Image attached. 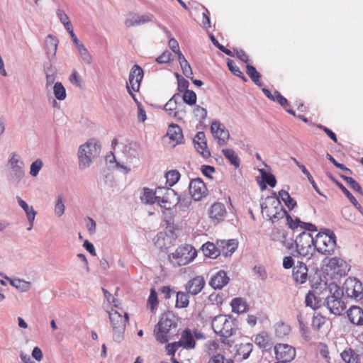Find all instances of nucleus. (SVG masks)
<instances>
[{
	"mask_svg": "<svg viewBox=\"0 0 363 363\" xmlns=\"http://www.w3.org/2000/svg\"><path fill=\"white\" fill-rule=\"evenodd\" d=\"M325 323V318L321 315L313 316L312 326L314 329L318 330Z\"/></svg>",
	"mask_w": 363,
	"mask_h": 363,
	"instance_id": "e2e57ef3",
	"label": "nucleus"
},
{
	"mask_svg": "<svg viewBox=\"0 0 363 363\" xmlns=\"http://www.w3.org/2000/svg\"><path fill=\"white\" fill-rule=\"evenodd\" d=\"M11 286L21 292H26L31 288V283L20 279H10Z\"/></svg>",
	"mask_w": 363,
	"mask_h": 363,
	"instance_id": "e433bc0d",
	"label": "nucleus"
},
{
	"mask_svg": "<svg viewBox=\"0 0 363 363\" xmlns=\"http://www.w3.org/2000/svg\"><path fill=\"white\" fill-rule=\"evenodd\" d=\"M326 157L328 159V160H330L337 168H339L342 170H343L346 173H348V174H352V171L346 167L344 164H340L339 162H337L335 159L334 157L330 155L329 153H327L326 155Z\"/></svg>",
	"mask_w": 363,
	"mask_h": 363,
	"instance_id": "bf43d9fd",
	"label": "nucleus"
},
{
	"mask_svg": "<svg viewBox=\"0 0 363 363\" xmlns=\"http://www.w3.org/2000/svg\"><path fill=\"white\" fill-rule=\"evenodd\" d=\"M232 311L237 313H243L247 309L245 302L241 298H235L230 303Z\"/></svg>",
	"mask_w": 363,
	"mask_h": 363,
	"instance_id": "4c0bfd02",
	"label": "nucleus"
},
{
	"mask_svg": "<svg viewBox=\"0 0 363 363\" xmlns=\"http://www.w3.org/2000/svg\"><path fill=\"white\" fill-rule=\"evenodd\" d=\"M255 343L260 348L267 349L270 346V338L267 333L262 332L255 336Z\"/></svg>",
	"mask_w": 363,
	"mask_h": 363,
	"instance_id": "7c9ffc66",
	"label": "nucleus"
},
{
	"mask_svg": "<svg viewBox=\"0 0 363 363\" xmlns=\"http://www.w3.org/2000/svg\"><path fill=\"white\" fill-rule=\"evenodd\" d=\"M178 318L172 312L164 313L154 328V335L157 342L164 344L178 335Z\"/></svg>",
	"mask_w": 363,
	"mask_h": 363,
	"instance_id": "f257e3e1",
	"label": "nucleus"
},
{
	"mask_svg": "<svg viewBox=\"0 0 363 363\" xmlns=\"http://www.w3.org/2000/svg\"><path fill=\"white\" fill-rule=\"evenodd\" d=\"M227 65L232 73L236 76L240 77L244 81H247L243 73L240 71V68L236 65L233 60L228 59L227 61Z\"/></svg>",
	"mask_w": 363,
	"mask_h": 363,
	"instance_id": "3c124183",
	"label": "nucleus"
},
{
	"mask_svg": "<svg viewBox=\"0 0 363 363\" xmlns=\"http://www.w3.org/2000/svg\"><path fill=\"white\" fill-rule=\"evenodd\" d=\"M315 250L324 255H333L336 247V236L333 231L325 229L319 232L315 239Z\"/></svg>",
	"mask_w": 363,
	"mask_h": 363,
	"instance_id": "7ed1b4c3",
	"label": "nucleus"
},
{
	"mask_svg": "<svg viewBox=\"0 0 363 363\" xmlns=\"http://www.w3.org/2000/svg\"><path fill=\"white\" fill-rule=\"evenodd\" d=\"M286 220H287V223H288L289 227L291 229H295L298 227L301 228V225H302L301 223H303V222L301 221V220L299 218H296L295 220H293V218L289 215H287Z\"/></svg>",
	"mask_w": 363,
	"mask_h": 363,
	"instance_id": "69168bd1",
	"label": "nucleus"
},
{
	"mask_svg": "<svg viewBox=\"0 0 363 363\" xmlns=\"http://www.w3.org/2000/svg\"><path fill=\"white\" fill-rule=\"evenodd\" d=\"M191 203V199L187 196H182L178 195L176 197L175 206H178L179 210L186 211Z\"/></svg>",
	"mask_w": 363,
	"mask_h": 363,
	"instance_id": "ea45409f",
	"label": "nucleus"
},
{
	"mask_svg": "<svg viewBox=\"0 0 363 363\" xmlns=\"http://www.w3.org/2000/svg\"><path fill=\"white\" fill-rule=\"evenodd\" d=\"M180 340L182 342L183 347L186 349H193L195 347L196 342L189 330L183 331Z\"/></svg>",
	"mask_w": 363,
	"mask_h": 363,
	"instance_id": "2f4dec72",
	"label": "nucleus"
},
{
	"mask_svg": "<svg viewBox=\"0 0 363 363\" xmlns=\"http://www.w3.org/2000/svg\"><path fill=\"white\" fill-rule=\"evenodd\" d=\"M143 74V70L139 65H133L130 71L129 82L126 84V86H131L134 91H138Z\"/></svg>",
	"mask_w": 363,
	"mask_h": 363,
	"instance_id": "4468645a",
	"label": "nucleus"
},
{
	"mask_svg": "<svg viewBox=\"0 0 363 363\" xmlns=\"http://www.w3.org/2000/svg\"><path fill=\"white\" fill-rule=\"evenodd\" d=\"M166 183L169 186H172L174 185L180 178V173L177 170H171L166 173Z\"/></svg>",
	"mask_w": 363,
	"mask_h": 363,
	"instance_id": "49530a36",
	"label": "nucleus"
},
{
	"mask_svg": "<svg viewBox=\"0 0 363 363\" xmlns=\"http://www.w3.org/2000/svg\"><path fill=\"white\" fill-rule=\"evenodd\" d=\"M100 152L101 145L96 139H90L81 145L77 151L79 169L84 170L89 168Z\"/></svg>",
	"mask_w": 363,
	"mask_h": 363,
	"instance_id": "f03ea898",
	"label": "nucleus"
},
{
	"mask_svg": "<svg viewBox=\"0 0 363 363\" xmlns=\"http://www.w3.org/2000/svg\"><path fill=\"white\" fill-rule=\"evenodd\" d=\"M292 276L297 284H303L308 278V268L306 264L303 262H298L297 265L293 268Z\"/></svg>",
	"mask_w": 363,
	"mask_h": 363,
	"instance_id": "5701e85b",
	"label": "nucleus"
},
{
	"mask_svg": "<svg viewBox=\"0 0 363 363\" xmlns=\"http://www.w3.org/2000/svg\"><path fill=\"white\" fill-rule=\"evenodd\" d=\"M205 284L206 281L202 276H196L186 284L185 289L188 294L195 296L202 291Z\"/></svg>",
	"mask_w": 363,
	"mask_h": 363,
	"instance_id": "a211bd4d",
	"label": "nucleus"
},
{
	"mask_svg": "<svg viewBox=\"0 0 363 363\" xmlns=\"http://www.w3.org/2000/svg\"><path fill=\"white\" fill-rule=\"evenodd\" d=\"M180 99L181 96L179 94H174L164 106V110L169 116H172L178 119H181L185 113V111H176L177 104L179 103Z\"/></svg>",
	"mask_w": 363,
	"mask_h": 363,
	"instance_id": "dca6fc26",
	"label": "nucleus"
},
{
	"mask_svg": "<svg viewBox=\"0 0 363 363\" xmlns=\"http://www.w3.org/2000/svg\"><path fill=\"white\" fill-rule=\"evenodd\" d=\"M65 210V199L62 195H58L55 204V213L58 216H62Z\"/></svg>",
	"mask_w": 363,
	"mask_h": 363,
	"instance_id": "a18cd8bd",
	"label": "nucleus"
},
{
	"mask_svg": "<svg viewBox=\"0 0 363 363\" xmlns=\"http://www.w3.org/2000/svg\"><path fill=\"white\" fill-rule=\"evenodd\" d=\"M253 350V345L250 342L241 343L237 349V355L241 357V359L249 357Z\"/></svg>",
	"mask_w": 363,
	"mask_h": 363,
	"instance_id": "72a5a7b5",
	"label": "nucleus"
},
{
	"mask_svg": "<svg viewBox=\"0 0 363 363\" xmlns=\"http://www.w3.org/2000/svg\"><path fill=\"white\" fill-rule=\"evenodd\" d=\"M154 16L152 14L138 15L136 13H132L125 21V25L126 27H133L141 26L153 20Z\"/></svg>",
	"mask_w": 363,
	"mask_h": 363,
	"instance_id": "aec40b11",
	"label": "nucleus"
},
{
	"mask_svg": "<svg viewBox=\"0 0 363 363\" xmlns=\"http://www.w3.org/2000/svg\"><path fill=\"white\" fill-rule=\"evenodd\" d=\"M235 332L233 323L231 320H228L224 326L222 328V331L219 332L218 335L221 337V340L225 343V340L232 336Z\"/></svg>",
	"mask_w": 363,
	"mask_h": 363,
	"instance_id": "f704fd0d",
	"label": "nucleus"
},
{
	"mask_svg": "<svg viewBox=\"0 0 363 363\" xmlns=\"http://www.w3.org/2000/svg\"><path fill=\"white\" fill-rule=\"evenodd\" d=\"M165 192L166 193L159 205L165 209H170L172 206H175L176 197L178 196V194L174 190L170 188H167V191Z\"/></svg>",
	"mask_w": 363,
	"mask_h": 363,
	"instance_id": "bb28decb",
	"label": "nucleus"
},
{
	"mask_svg": "<svg viewBox=\"0 0 363 363\" xmlns=\"http://www.w3.org/2000/svg\"><path fill=\"white\" fill-rule=\"evenodd\" d=\"M217 245L220 248V254L225 256H230L238 248V242L235 239L228 240H219Z\"/></svg>",
	"mask_w": 363,
	"mask_h": 363,
	"instance_id": "b1692460",
	"label": "nucleus"
},
{
	"mask_svg": "<svg viewBox=\"0 0 363 363\" xmlns=\"http://www.w3.org/2000/svg\"><path fill=\"white\" fill-rule=\"evenodd\" d=\"M147 301L150 309L154 311L158 305L157 294L155 289H151Z\"/></svg>",
	"mask_w": 363,
	"mask_h": 363,
	"instance_id": "4d7b16f0",
	"label": "nucleus"
},
{
	"mask_svg": "<svg viewBox=\"0 0 363 363\" xmlns=\"http://www.w3.org/2000/svg\"><path fill=\"white\" fill-rule=\"evenodd\" d=\"M329 177L332 181H333L336 185L342 190V191L345 194L350 202H354L355 201V197L347 190V189L340 182L337 181L333 176L330 175Z\"/></svg>",
	"mask_w": 363,
	"mask_h": 363,
	"instance_id": "5fc2aeb1",
	"label": "nucleus"
},
{
	"mask_svg": "<svg viewBox=\"0 0 363 363\" xmlns=\"http://www.w3.org/2000/svg\"><path fill=\"white\" fill-rule=\"evenodd\" d=\"M194 114L195 117L201 122L202 121L205 120L207 117V111L206 108L200 106H196L194 109Z\"/></svg>",
	"mask_w": 363,
	"mask_h": 363,
	"instance_id": "6e6d98bb",
	"label": "nucleus"
},
{
	"mask_svg": "<svg viewBox=\"0 0 363 363\" xmlns=\"http://www.w3.org/2000/svg\"><path fill=\"white\" fill-rule=\"evenodd\" d=\"M189 296L187 294L179 291L177 293L176 307L177 308H186L189 303Z\"/></svg>",
	"mask_w": 363,
	"mask_h": 363,
	"instance_id": "37998d69",
	"label": "nucleus"
},
{
	"mask_svg": "<svg viewBox=\"0 0 363 363\" xmlns=\"http://www.w3.org/2000/svg\"><path fill=\"white\" fill-rule=\"evenodd\" d=\"M287 215L289 214L281 204V210H278L276 212H274V216L272 218L271 221L273 223L277 222L279 219L283 218L284 216L287 218Z\"/></svg>",
	"mask_w": 363,
	"mask_h": 363,
	"instance_id": "0e129e2a",
	"label": "nucleus"
},
{
	"mask_svg": "<svg viewBox=\"0 0 363 363\" xmlns=\"http://www.w3.org/2000/svg\"><path fill=\"white\" fill-rule=\"evenodd\" d=\"M53 92L55 98L62 101L66 98V90L61 82H56L53 86Z\"/></svg>",
	"mask_w": 363,
	"mask_h": 363,
	"instance_id": "c03bdc74",
	"label": "nucleus"
},
{
	"mask_svg": "<svg viewBox=\"0 0 363 363\" xmlns=\"http://www.w3.org/2000/svg\"><path fill=\"white\" fill-rule=\"evenodd\" d=\"M172 60V53L166 50L156 59V61L160 64L169 63Z\"/></svg>",
	"mask_w": 363,
	"mask_h": 363,
	"instance_id": "052dcab7",
	"label": "nucleus"
},
{
	"mask_svg": "<svg viewBox=\"0 0 363 363\" xmlns=\"http://www.w3.org/2000/svg\"><path fill=\"white\" fill-rule=\"evenodd\" d=\"M340 357L345 363H361L360 355L351 347H347L340 353Z\"/></svg>",
	"mask_w": 363,
	"mask_h": 363,
	"instance_id": "a878e982",
	"label": "nucleus"
},
{
	"mask_svg": "<svg viewBox=\"0 0 363 363\" xmlns=\"http://www.w3.org/2000/svg\"><path fill=\"white\" fill-rule=\"evenodd\" d=\"M16 200L18 201V205L23 209L26 214L27 219L30 223V226L28 228V230H30L33 222L37 214V212L33 209L32 206H30L25 201H23L20 196H16Z\"/></svg>",
	"mask_w": 363,
	"mask_h": 363,
	"instance_id": "cd10ccee",
	"label": "nucleus"
},
{
	"mask_svg": "<svg viewBox=\"0 0 363 363\" xmlns=\"http://www.w3.org/2000/svg\"><path fill=\"white\" fill-rule=\"evenodd\" d=\"M254 272L262 280H265L267 277V272L264 267L262 266H255L254 267Z\"/></svg>",
	"mask_w": 363,
	"mask_h": 363,
	"instance_id": "774afa93",
	"label": "nucleus"
},
{
	"mask_svg": "<svg viewBox=\"0 0 363 363\" xmlns=\"http://www.w3.org/2000/svg\"><path fill=\"white\" fill-rule=\"evenodd\" d=\"M211 130L213 137L218 140V143L220 145H223L227 143L230 137L229 132L219 121H213Z\"/></svg>",
	"mask_w": 363,
	"mask_h": 363,
	"instance_id": "ddd939ff",
	"label": "nucleus"
},
{
	"mask_svg": "<svg viewBox=\"0 0 363 363\" xmlns=\"http://www.w3.org/2000/svg\"><path fill=\"white\" fill-rule=\"evenodd\" d=\"M208 363H233L231 359H225L224 356L220 354L211 357Z\"/></svg>",
	"mask_w": 363,
	"mask_h": 363,
	"instance_id": "13d9d810",
	"label": "nucleus"
},
{
	"mask_svg": "<svg viewBox=\"0 0 363 363\" xmlns=\"http://www.w3.org/2000/svg\"><path fill=\"white\" fill-rule=\"evenodd\" d=\"M329 267L340 275H345L348 270V266L342 259L333 257L328 263Z\"/></svg>",
	"mask_w": 363,
	"mask_h": 363,
	"instance_id": "c85d7f7f",
	"label": "nucleus"
},
{
	"mask_svg": "<svg viewBox=\"0 0 363 363\" xmlns=\"http://www.w3.org/2000/svg\"><path fill=\"white\" fill-rule=\"evenodd\" d=\"M328 289L330 296H328L325 300V306L330 312L335 315H340L346 308L345 303L342 301L340 288L335 284H330Z\"/></svg>",
	"mask_w": 363,
	"mask_h": 363,
	"instance_id": "20e7f679",
	"label": "nucleus"
},
{
	"mask_svg": "<svg viewBox=\"0 0 363 363\" xmlns=\"http://www.w3.org/2000/svg\"><path fill=\"white\" fill-rule=\"evenodd\" d=\"M189 189L194 201H201L208 193L205 183L200 178L192 179L189 183Z\"/></svg>",
	"mask_w": 363,
	"mask_h": 363,
	"instance_id": "9b49d317",
	"label": "nucleus"
},
{
	"mask_svg": "<svg viewBox=\"0 0 363 363\" xmlns=\"http://www.w3.org/2000/svg\"><path fill=\"white\" fill-rule=\"evenodd\" d=\"M155 193L149 188H144L143 195L141 196V201L146 204H153L157 202Z\"/></svg>",
	"mask_w": 363,
	"mask_h": 363,
	"instance_id": "a19ab883",
	"label": "nucleus"
},
{
	"mask_svg": "<svg viewBox=\"0 0 363 363\" xmlns=\"http://www.w3.org/2000/svg\"><path fill=\"white\" fill-rule=\"evenodd\" d=\"M305 303L306 306L311 307L312 309H315L318 308L319 306V301H318L314 294L312 292H309L306 295Z\"/></svg>",
	"mask_w": 363,
	"mask_h": 363,
	"instance_id": "8fccbe9b",
	"label": "nucleus"
},
{
	"mask_svg": "<svg viewBox=\"0 0 363 363\" xmlns=\"http://www.w3.org/2000/svg\"><path fill=\"white\" fill-rule=\"evenodd\" d=\"M77 48L79 55L82 58V62L86 65H91L93 61L92 56L91 55L88 50L85 48L84 44L79 45Z\"/></svg>",
	"mask_w": 363,
	"mask_h": 363,
	"instance_id": "79ce46f5",
	"label": "nucleus"
},
{
	"mask_svg": "<svg viewBox=\"0 0 363 363\" xmlns=\"http://www.w3.org/2000/svg\"><path fill=\"white\" fill-rule=\"evenodd\" d=\"M222 152L225 157L230 162V164L238 168L240 164V160L235 152L232 149H223Z\"/></svg>",
	"mask_w": 363,
	"mask_h": 363,
	"instance_id": "473e14b6",
	"label": "nucleus"
},
{
	"mask_svg": "<svg viewBox=\"0 0 363 363\" xmlns=\"http://www.w3.org/2000/svg\"><path fill=\"white\" fill-rule=\"evenodd\" d=\"M296 253L308 259H311L315 252V239L309 232L301 233L295 240Z\"/></svg>",
	"mask_w": 363,
	"mask_h": 363,
	"instance_id": "39448f33",
	"label": "nucleus"
},
{
	"mask_svg": "<svg viewBox=\"0 0 363 363\" xmlns=\"http://www.w3.org/2000/svg\"><path fill=\"white\" fill-rule=\"evenodd\" d=\"M281 204L279 198L267 197L265 201L261 203L262 213L271 220L274 216V212L281 210Z\"/></svg>",
	"mask_w": 363,
	"mask_h": 363,
	"instance_id": "f8f14e48",
	"label": "nucleus"
},
{
	"mask_svg": "<svg viewBox=\"0 0 363 363\" xmlns=\"http://www.w3.org/2000/svg\"><path fill=\"white\" fill-rule=\"evenodd\" d=\"M182 99L189 105H194L196 102V94L192 90H186L183 94Z\"/></svg>",
	"mask_w": 363,
	"mask_h": 363,
	"instance_id": "de8ad7c7",
	"label": "nucleus"
},
{
	"mask_svg": "<svg viewBox=\"0 0 363 363\" xmlns=\"http://www.w3.org/2000/svg\"><path fill=\"white\" fill-rule=\"evenodd\" d=\"M43 166V161L40 159H37L30 164V174L32 177H36L38 175L39 172Z\"/></svg>",
	"mask_w": 363,
	"mask_h": 363,
	"instance_id": "864d4df0",
	"label": "nucleus"
},
{
	"mask_svg": "<svg viewBox=\"0 0 363 363\" xmlns=\"http://www.w3.org/2000/svg\"><path fill=\"white\" fill-rule=\"evenodd\" d=\"M195 148L203 157L208 158L211 153L207 147L205 133L202 131L198 132L193 140Z\"/></svg>",
	"mask_w": 363,
	"mask_h": 363,
	"instance_id": "f3484780",
	"label": "nucleus"
},
{
	"mask_svg": "<svg viewBox=\"0 0 363 363\" xmlns=\"http://www.w3.org/2000/svg\"><path fill=\"white\" fill-rule=\"evenodd\" d=\"M260 173L264 182L267 183L271 187L276 186L277 180L273 174L265 172L264 169H261Z\"/></svg>",
	"mask_w": 363,
	"mask_h": 363,
	"instance_id": "09e8293b",
	"label": "nucleus"
},
{
	"mask_svg": "<svg viewBox=\"0 0 363 363\" xmlns=\"http://www.w3.org/2000/svg\"><path fill=\"white\" fill-rule=\"evenodd\" d=\"M196 256V250L191 245H184L177 247L169 257L174 265L181 267L189 264Z\"/></svg>",
	"mask_w": 363,
	"mask_h": 363,
	"instance_id": "0eeeda50",
	"label": "nucleus"
},
{
	"mask_svg": "<svg viewBox=\"0 0 363 363\" xmlns=\"http://www.w3.org/2000/svg\"><path fill=\"white\" fill-rule=\"evenodd\" d=\"M166 137H168L169 140L174 143L172 145L173 147L182 143L184 140L182 128L174 123H172L169 125Z\"/></svg>",
	"mask_w": 363,
	"mask_h": 363,
	"instance_id": "412c9836",
	"label": "nucleus"
},
{
	"mask_svg": "<svg viewBox=\"0 0 363 363\" xmlns=\"http://www.w3.org/2000/svg\"><path fill=\"white\" fill-rule=\"evenodd\" d=\"M10 169L9 180L14 184H18L25 176L24 162L21 156L16 152L10 154L8 160Z\"/></svg>",
	"mask_w": 363,
	"mask_h": 363,
	"instance_id": "6e6552de",
	"label": "nucleus"
},
{
	"mask_svg": "<svg viewBox=\"0 0 363 363\" xmlns=\"http://www.w3.org/2000/svg\"><path fill=\"white\" fill-rule=\"evenodd\" d=\"M276 358L279 362H289L296 357L295 348L287 344H277L274 347Z\"/></svg>",
	"mask_w": 363,
	"mask_h": 363,
	"instance_id": "9d476101",
	"label": "nucleus"
},
{
	"mask_svg": "<svg viewBox=\"0 0 363 363\" xmlns=\"http://www.w3.org/2000/svg\"><path fill=\"white\" fill-rule=\"evenodd\" d=\"M227 215V210L223 203L216 202L211 205L208 210V216L211 221L216 224L224 220Z\"/></svg>",
	"mask_w": 363,
	"mask_h": 363,
	"instance_id": "2eb2a0df",
	"label": "nucleus"
},
{
	"mask_svg": "<svg viewBox=\"0 0 363 363\" xmlns=\"http://www.w3.org/2000/svg\"><path fill=\"white\" fill-rule=\"evenodd\" d=\"M177 81H178V89L179 91H185L186 90H189L188 87L189 85V82L185 79L184 77H180L179 74H177Z\"/></svg>",
	"mask_w": 363,
	"mask_h": 363,
	"instance_id": "680f3d73",
	"label": "nucleus"
},
{
	"mask_svg": "<svg viewBox=\"0 0 363 363\" xmlns=\"http://www.w3.org/2000/svg\"><path fill=\"white\" fill-rule=\"evenodd\" d=\"M58 43V39L52 35H48L45 40L44 48L45 54L47 58L50 62L55 58Z\"/></svg>",
	"mask_w": 363,
	"mask_h": 363,
	"instance_id": "6ab92c4d",
	"label": "nucleus"
},
{
	"mask_svg": "<svg viewBox=\"0 0 363 363\" xmlns=\"http://www.w3.org/2000/svg\"><path fill=\"white\" fill-rule=\"evenodd\" d=\"M342 179L350 184V187L355 191H357L360 194L363 195V191L360 185L352 177L341 175Z\"/></svg>",
	"mask_w": 363,
	"mask_h": 363,
	"instance_id": "603ef678",
	"label": "nucleus"
},
{
	"mask_svg": "<svg viewBox=\"0 0 363 363\" xmlns=\"http://www.w3.org/2000/svg\"><path fill=\"white\" fill-rule=\"evenodd\" d=\"M69 81L72 84H75L79 87H82V82L81 78L79 77L77 72L74 70L69 77Z\"/></svg>",
	"mask_w": 363,
	"mask_h": 363,
	"instance_id": "338daca9",
	"label": "nucleus"
},
{
	"mask_svg": "<svg viewBox=\"0 0 363 363\" xmlns=\"http://www.w3.org/2000/svg\"><path fill=\"white\" fill-rule=\"evenodd\" d=\"M201 249L206 257L212 259H215L220 255V250L218 245H215L212 242H208L205 243L203 245Z\"/></svg>",
	"mask_w": 363,
	"mask_h": 363,
	"instance_id": "c756f323",
	"label": "nucleus"
},
{
	"mask_svg": "<svg viewBox=\"0 0 363 363\" xmlns=\"http://www.w3.org/2000/svg\"><path fill=\"white\" fill-rule=\"evenodd\" d=\"M229 277L223 270L218 271L214 274L210 281L209 285L214 289H221L229 282Z\"/></svg>",
	"mask_w": 363,
	"mask_h": 363,
	"instance_id": "4be33fe9",
	"label": "nucleus"
},
{
	"mask_svg": "<svg viewBox=\"0 0 363 363\" xmlns=\"http://www.w3.org/2000/svg\"><path fill=\"white\" fill-rule=\"evenodd\" d=\"M341 293L348 298L359 301L362 298V284L357 278L349 277L345 280Z\"/></svg>",
	"mask_w": 363,
	"mask_h": 363,
	"instance_id": "1a4fd4ad",
	"label": "nucleus"
},
{
	"mask_svg": "<svg viewBox=\"0 0 363 363\" xmlns=\"http://www.w3.org/2000/svg\"><path fill=\"white\" fill-rule=\"evenodd\" d=\"M228 320V319L225 315H220L216 316L212 320L211 324L213 331L218 335L219 332L222 331V328Z\"/></svg>",
	"mask_w": 363,
	"mask_h": 363,
	"instance_id": "c9c22d12",
	"label": "nucleus"
},
{
	"mask_svg": "<svg viewBox=\"0 0 363 363\" xmlns=\"http://www.w3.org/2000/svg\"><path fill=\"white\" fill-rule=\"evenodd\" d=\"M246 73L250 77V78L255 82V84L259 86H262V83L260 82V74L256 70L255 67L252 65H247L246 66Z\"/></svg>",
	"mask_w": 363,
	"mask_h": 363,
	"instance_id": "58836bf2",
	"label": "nucleus"
},
{
	"mask_svg": "<svg viewBox=\"0 0 363 363\" xmlns=\"http://www.w3.org/2000/svg\"><path fill=\"white\" fill-rule=\"evenodd\" d=\"M347 316L350 321L357 325H363V309L359 306H352L347 312Z\"/></svg>",
	"mask_w": 363,
	"mask_h": 363,
	"instance_id": "393cba45",
	"label": "nucleus"
},
{
	"mask_svg": "<svg viewBox=\"0 0 363 363\" xmlns=\"http://www.w3.org/2000/svg\"><path fill=\"white\" fill-rule=\"evenodd\" d=\"M108 315L112 325L113 339L115 342H121L124 338V332L126 323L128 321V315L125 313L123 317L120 313L113 309L108 312Z\"/></svg>",
	"mask_w": 363,
	"mask_h": 363,
	"instance_id": "423d86ee",
	"label": "nucleus"
}]
</instances>
